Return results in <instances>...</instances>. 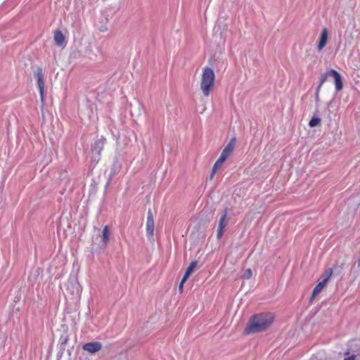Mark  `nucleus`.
<instances>
[{
	"instance_id": "obj_1",
	"label": "nucleus",
	"mask_w": 360,
	"mask_h": 360,
	"mask_svg": "<svg viewBox=\"0 0 360 360\" xmlns=\"http://www.w3.org/2000/svg\"><path fill=\"white\" fill-rule=\"evenodd\" d=\"M274 316L271 313L255 314L250 319L244 333L246 335L263 332L267 330L274 322Z\"/></svg>"
},
{
	"instance_id": "obj_2",
	"label": "nucleus",
	"mask_w": 360,
	"mask_h": 360,
	"mask_svg": "<svg viewBox=\"0 0 360 360\" xmlns=\"http://www.w3.org/2000/svg\"><path fill=\"white\" fill-rule=\"evenodd\" d=\"M215 75L213 70L209 67L202 69L200 89L205 96H208L214 88Z\"/></svg>"
},
{
	"instance_id": "obj_3",
	"label": "nucleus",
	"mask_w": 360,
	"mask_h": 360,
	"mask_svg": "<svg viewBox=\"0 0 360 360\" xmlns=\"http://www.w3.org/2000/svg\"><path fill=\"white\" fill-rule=\"evenodd\" d=\"M332 274L333 270L331 269H328L324 272V274L323 276V280L319 281L313 290L311 300L314 299L319 292H321V291L323 290V288L325 287V285L332 276Z\"/></svg>"
},
{
	"instance_id": "obj_4",
	"label": "nucleus",
	"mask_w": 360,
	"mask_h": 360,
	"mask_svg": "<svg viewBox=\"0 0 360 360\" xmlns=\"http://www.w3.org/2000/svg\"><path fill=\"white\" fill-rule=\"evenodd\" d=\"M34 75L37 79V85L39 90L40 97L41 102H43L44 97V82L42 69L39 68L34 73Z\"/></svg>"
},
{
	"instance_id": "obj_5",
	"label": "nucleus",
	"mask_w": 360,
	"mask_h": 360,
	"mask_svg": "<svg viewBox=\"0 0 360 360\" xmlns=\"http://www.w3.org/2000/svg\"><path fill=\"white\" fill-rule=\"evenodd\" d=\"M227 210L221 216L217 228V237L218 239L221 238L224 234V230L228 225Z\"/></svg>"
},
{
	"instance_id": "obj_6",
	"label": "nucleus",
	"mask_w": 360,
	"mask_h": 360,
	"mask_svg": "<svg viewBox=\"0 0 360 360\" xmlns=\"http://www.w3.org/2000/svg\"><path fill=\"white\" fill-rule=\"evenodd\" d=\"M236 139L235 137L232 138L229 143L226 146V147L222 150L220 156L222 157L226 160L229 158V156L232 154L235 146H236Z\"/></svg>"
},
{
	"instance_id": "obj_7",
	"label": "nucleus",
	"mask_w": 360,
	"mask_h": 360,
	"mask_svg": "<svg viewBox=\"0 0 360 360\" xmlns=\"http://www.w3.org/2000/svg\"><path fill=\"white\" fill-rule=\"evenodd\" d=\"M102 348V345L99 342H91L86 343L83 345L82 349L90 354H94L100 351Z\"/></svg>"
},
{
	"instance_id": "obj_8",
	"label": "nucleus",
	"mask_w": 360,
	"mask_h": 360,
	"mask_svg": "<svg viewBox=\"0 0 360 360\" xmlns=\"http://www.w3.org/2000/svg\"><path fill=\"white\" fill-rule=\"evenodd\" d=\"M104 140L101 139L95 141L94 144L91 147V153L93 155H95V159L99 160L101 150L103 148Z\"/></svg>"
},
{
	"instance_id": "obj_9",
	"label": "nucleus",
	"mask_w": 360,
	"mask_h": 360,
	"mask_svg": "<svg viewBox=\"0 0 360 360\" xmlns=\"http://www.w3.org/2000/svg\"><path fill=\"white\" fill-rule=\"evenodd\" d=\"M330 75L334 78L335 85L337 91H339L343 88V82L341 75L335 70H330Z\"/></svg>"
},
{
	"instance_id": "obj_10",
	"label": "nucleus",
	"mask_w": 360,
	"mask_h": 360,
	"mask_svg": "<svg viewBox=\"0 0 360 360\" xmlns=\"http://www.w3.org/2000/svg\"><path fill=\"white\" fill-rule=\"evenodd\" d=\"M53 39L55 43L58 46H65L66 44L65 37L60 30H56L54 32Z\"/></svg>"
},
{
	"instance_id": "obj_11",
	"label": "nucleus",
	"mask_w": 360,
	"mask_h": 360,
	"mask_svg": "<svg viewBox=\"0 0 360 360\" xmlns=\"http://www.w3.org/2000/svg\"><path fill=\"white\" fill-rule=\"evenodd\" d=\"M328 30L326 28H323L320 36L319 42L318 44V50L321 51L326 45L328 41Z\"/></svg>"
},
{
	"instance_id": "obj_12",
	"label": "nucleus",
	"mask_w": 360,
	"mask_h": 360,
	"mask_svg": "<svg viewBox=\"0 0 360 360\" xmlns=\"http://www.w3.org/2000/svg\"><path fill=\"white\" fill-rule=\"evenodd\" d=\"M226 161L222 157L219 156V158L217 160L214 165L212 167L211 174L210 175V179H212L217 171L222 166L224 162Z\"/></svg>"
},
{
	"instance_id": "obj_13",
	"label": "nucleus",
	"mask_w": 360,
	"mask_h": 360,
	"mask_svg": "<svg viewBox=\"0 0 360 360\" xmlns=\"http://www.w3.org/2000/svg\"><path fill=\"white\" fill-rule=\"evenodd\" d=\"M69 284H70V285H71V287L72 288V293L79 296V295L81 293V288H80L79 284L76 281L69 282Z\"/></svg>"
},
{
	"instance_id": "obj_14",
	"label": "nucleus",
	"mask_w": 360,
	"mask_h": 360,
	"mask_svg": "<svg viewBox=\"0 0 360 360\" xmlns=\"http://www.w3.org/2000/svg\"><path fill=\"white\" fill-rule=\"evenodd\" d=\"M154 222H146V234L148 238L153 236Z\"/></svg>"
},
{
	"instance_id": "obj_15",
	"label": "nucleus",
	"mask_w": 360,
	"mask_h": 360,
	"mask_svg": "<svg viewBox=\"0 0 360 360\" xmlns=\"http://www.w3.org/2000/svg\"><path fill=\"white\" fill-rule=\"evenodd\" d=\"M102 238L103 242L104 244H107L109 241V229L108 226H105L103 227V231H102Z\"/></svg>"
},
{
	"instance_id": "obj_16",
	"label": "nucleus",
	"mask_w": 360,
	"mask_h": 360,
	"mask_svg": "<svg viewBox=\"0 0 360 360\" xmlns=\"http://www.w3.org/2000/svg\"><path fill=\"white\" fill-rule=\"evenodd\" d=\"M196 265H197L196 261H193L191 262V264L188 266V268L186 271V273H185L186 274V276H190V275L193 272L194 269L195 268Z\"/></svg>"
},
{
	"instance_id": "obj_17",
	"label": "nucleus",
	"mask_w": 360,
	"mask_h": 360,
	"mask_svg": "<svg viewBox=\"0 0 360 360\" xmlns=\"http://www.w3.org/2000/svg\"><path fill=\"white\" fill-rule=\"evenodd\" d=\"M329 77H331L330 70L322 74L321 76V78H320V84L318 86H320V88H321L323 83H325L327 81V79Z\"/></svg>"
},
{
	"instance_id": "obj_18",
	"label": "nucleus",
	"mask_w": 360,
	"mask_h": 360,
	"mask_svg": "<svg viewBox=\"0 0 360 360\" xmlns=\"http://www.w3.org/2000/svg\"><path fill=\"white\" fill-rule=\"evenodd\" d=\"M321 123V119L318 117H313L309 122V125L311 127H315L319 125Z\"/></svg>"
},
{
	"instance_id": "obj_19",
	"label": "nucleus",
	"mask_w": 360,
	"mask_h": 360,
	"mask_svg": "<svg viewBox=\"0 0 360 360\" xmlns=\"http://www.w3.org/2000/svg\"><path fill=\"white\" fill-rule=\"evenodd\" d=\"M252 271L250 269H248L245 270L244 274H243V278H246V279H249L252 277Z\"/></svg>"
},
{
	"instance_id": "obj_20",
	"label": "nucleus",
	"mask_w": 360,
	"mask_h": 360,
	"mask_svg": "<svg viewBox=\"0 0 360 360\" xmlns=\"http://www.w3.org/2000/svg\"><path fill=\"white\" fill-rule=\"evenodd\" d=\"M146 222H154L153 213L150 210L148 211Z\"/></svg>"
},
{
	"instance_id": "obj_21",
	"label": "nucleus",
	"mask_w": 360,
	"mask_h": 360,
	"mask_svg": "<svg viewBox=\"0 0 360 360\" xmlns=\"http://www.w3.org/2000/svg\"><path fill=\"white\" fill-rule=\"evenodd\" d=\"M321 88L320 86H318L316 91V101L318 102L319 101V92H320Z\"/></svg>"
},
{
	"instance_id": "obj_22",
	"label": "nucleus",
	"mask_w": 360,
	"mask_h": 360,
	"mask_svg": "<svg viewBox=\"0 0 360 360\" xmlns=\"http://www.w3.org/2000/svg\"><path fill=\"white\" fill-rule=\"evenodd\" d=\"M188 277L189 276H186V274H185L180 283H182L184 285V283L186 282Z\"/></svg>"
},
{
	"instance_id": "obj_23",
	"label": "nucleus",
	"mask_w": 360,
	"mask_h": 360,
	"mask_svg": "<svg viewBox=\"0 0 360 360\" xmlns=\"http://www.w3.org/2000/svg\"><path fill=\"white\" fill-rule=\"evenodd\" d=\"M345 360H355V356H351L347 358H345Z\"/></svg>"
},
{
	"instance_id": "obj_24",
	"label": "nucleus",
	"mask_w": 360,
	"mask_h": 360,
	"mask_svg": "<svg viewBox=\"0 0 360 360\" xmlns=\"http://www.w3.org/2000/svg\"><path fill=\"white\" fill-rule=\"evenodd\" d=\"M183 285H183L182 283H180V285H179V290H180V291H181V290H182V289H183Z\"/></svg>"
},
{
	"instance_id": "obj_25",
	"label": "nucleus",
	"mask_w": 360,
	"mask_h": 360,
	"mask_svg": "<svg viewBox=\"0 0 360 360\" xmlns=\"http://www.w3.org/2000/svg\"><path fill=\"white\" fill-rule=\"evenodd\" d=\"M114 174H115V172L111 174L110 179L114 176Z\"/></svg>"
}]
</instances>
